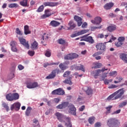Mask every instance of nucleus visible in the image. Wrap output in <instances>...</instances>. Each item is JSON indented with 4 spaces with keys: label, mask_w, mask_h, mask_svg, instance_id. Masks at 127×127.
I'll list each match as a JSON object with an SVG mask.
<instances>
[{
    "label": "nucleus",
    "mask_w": 127,
    "mask_h": 127,
    "mask_svg": "<svg viewBox=\"0 0 127 127\" xmlns=\"http://www.w3.org/2000/svg\"><path fill=\"white\" fill-rule=\"evenodd\" d=\"M89 31V30H81L80 31L77 32L74 34H72L70 35V37L72 38L74 37H76L77 36H79V35H82L83 34H85V33H87Z\"/></svg>",
    "instance_id": "obj_8"
},
{
    "label": "nucleus",
    "mask_w": 127,
    "mask_h": 127,
    "mask_svg": "<svg viewBox=\"0 0 127 127\" xmlns=\"http://www.w3.org/2000/svg\"><path fill=\"white\" fill-rule=\"evenodd\" d=\"M110 76H112L113 77L117 76V71H112L110 72L109 73Z\"/></svg>",
    "instance_id": "obj_57"
},
{
    "label": "nucleus",
    "mask_w": 127,
    "mask_h": 127,
    "mask_svg": "<svg viewBox=\"0 0 127 127\" xmlns=\"http://www.w3.org/2000/svg\"><path fill=\"white\" fill-rule=\"evenodd\" d=\"M102 54H103V52H97L94 53L92 55V56H93V57H96L99 56V55H101Z\"/></svg>",
    "instance_id": "obj_52"
},
{
    "label": "nucleus",
    "mask_w": 127,
    "mask_h": 127,
    "mask_svg": "<svg viewBox=\"0 0 127 127\" xmlns=\"http://www.w3.org/2000/svg\"><path fill=\"white\" fill-rule=\"evenodd\" d=\"M76 70H81L83 72H85V67H84V65L82 64H79L78 66H76Z\"/></svg>",
    "instance_id": "obj_35"
},
{
    "label": "nucleus",
    "mask_w": 127,
    "mask_h": 127,
    "mask_svg": "<svg viewBox=\"0 0 127 127\" xmlns=\"http://www.w3.org/2000/svg\"><path fill=\"white\" fill-rule=\"evenodd\" d=\"M70 73L71 72L69 71H67L64 73L63 76L64 77H68Z\"/></svg>",
    "instance_id": "obj_55"
},
{
    "label": "nucleus",
    "mask_w": 127,
    "mask_h": 127,
    "mask_svg": "<svg viewBox=\"0 0 127 127\" xmlns=\"http://www.w3.org/2000/svg\"><path fill=\"white\" fill-rule=\"evenodd\" d=\"M6 99L9 102H12L13 101V98L12 97V93H9L6 95Z\"/></svg>",
    "instance_id": "obj_29"
},
{
    "label": "nucleus",
    "mask_w": 127,
    "mask_h": 127,
    "mask_svg": "<svg viewBox=\"0 0 127 127\" xmlns=\"http://www.w3.org/2000/svg\"><path fill=\"white\" fill-rule=\"evenodd\" d=\"M114 5V4L113 2H108L104 5V8L105 9H106V10H109V9H111V8H112Z\"/></svg>",
    "instance_id": "obj_18"
},
{
    "label": "nucleus",
    "mask_w": 127,
    "mask_h": 127,
    "mask_svg": "<svg viewBox=\"0 0 127 127\" xmlns=\"http://www.w3.org/2000/svg\"><path fill=\"white\" fill-rule=\"evenodd\" d=\"M108 68H105V67L102 68V69H97L96 70H94L91 72V74L93 75L95 79L98 78V76L101 74V72H105L108 70Z\"/></svg>",
    "instance_id": "obj_3"
},
{
    "label": "nucleus",
    "mask_w": 127,
    "mask_h": 127,
    "mask_svg": "<svg viewBox=\"0 0 127 127\" xmlns=\"http://www.w3.org/2000/svg\"><path fill=\"white\" fill-rule=\"evenodd\" d=\"M14 78V73H11L9 75V79L10 80L12 78Z\"/></svg>",
    "instance_id": "obj_63"
},
{
    "label": "nucleus",
    "mask_w": 127,
    "mask_h": 127,
    "mask_svg": "<svg viewBox=\"0 0 127 127\" xmlns=\"http://www.w3.org/2000/svg\"><path fill=\"white\" fill-rule=\"evenodd\" d=\"M91 22L93 23V24H100V23L102 22V18L100 17H96L95 18L94 20H91Z\"/></svg>",
    "instance_id": "obj_17"
},
{
    "label": "nucleus",
    "mask_w": 127,
    "mask_h": 127,
    "mask_svg": "<svg viewBox=\"0 0 127 127\" xmlns=\"http://www.w3.org/2000/svg\"><path fill=\"white\" fill-rule=\"evenodd\" d=\"M95 47L97 51H101V52H105L106 51V45L104 43H98L96 45Z\"/></svg>",
    "instance_id": "obj_4"
},
{
    "label": "nucleus",
    "mask_w": 127,
    "mask_h": 127,
    "mask_svg": "<svg viewBox=\"0 0 127 127\" xmlns=\"http://www.w3.org/2000/svg\"><path fill=\"white\" fill-rule=\"evenodd\" d=\"M63 122L65 123V124L66 123L67 125H69L71 124V118L64 116L63 120Z\"/></svg>",
    "instance_id": "obj_30"
},
{
    "label": "nucleus",
    "mask_w": 127,
    "mask_h": 127,
    "mask_svg": "<svg viewBox=\"0 0 127 127\" xmlns=\"http://www.w3.org/2000/svg\"><path fill=\"white\" fill-rule=\"evenodd\" d=\"M32 110V108L30 107H28L26 112H25V115L27 116V117L29 116V115H30V113H31V110Z\"/></svg>",
    "instance_id": "obj_36"
},
{
    "label": "nucleus",
    "mask_w": 127,
    "mask_h": 127,
    "mask_svg": "<svg viewBox=\"0 0 127 127\" xmlns=\"http://www.w3.org/2000/svg\"><path fill=\"white\" fill-rule=\"evenodd\" d=\"M117 20H120V21H123L124 20V16L122 15H120L116 18Z\"/></svg>",
    "instance_id": "obj_54"
},
{
    "label": "nucleus",
    "mask_w": 127,
    "mask_h": 127,
    "mask_svg": "<svg viewBox=\"0 0 127 127\" xmlns=\"http://www.w3.org/2000/svg\"><path fill=\"white\" fill-rule=\"evenodd\" d=\"M124 88H121L119 90L116 91L111 95H110L107 99V101H116L118 99H122L124 94H125Z\"/></svg>",
    "instance_id": "obj_1"
},
{
    "label": "nucleus",
    "mask_w": 127,
    "mask_h": 127,
    "mask_svg": "<svg viewBox=\"0 0 127 127\" xmlns=\"http://www.w3.org/2000/svg\"><path fill=\"white\" fill-rule=\"evenodd\" d=\"M68 105H69V102H63L62 104L58 105L56 107V108H57V109H59L60 110H62V109H65V108H66V107L68 106Z\"/></svg>",
    "instance_id": "obj_16"
},
{
    "label": "nucleus",
    "mask_w": 127,
    "mask_h": 127,
    "mask_svg": "<svg viewBox=\"0 0 127 127\" xmlns=\"http://www.w3.org/2000/svg\"><path fill=\"white\" fill-rule=\"evenodd\" d=\"M93 65L94 66L92 67V69H98L99 68H101L103 66V64L100 63H94L93 64Z\"/></svg>",
    "instance_id": "obj_23"
},
{
    "label": "nucleus",
    "mask_w": 127,
    "mask_h": 127,
    "mask_svg": "<svg viewBox=\"0 0 127 127\" xmlns=\"http://www.w3.org/2000/svg\"><path fill=\"white\" fill-rule=\"evenodd\" d=\"M127 102H122L119 105V107L120 108H123V107H125V106H127Z\"/></svg>",
    "instance_id": "obj_58"
},
{
    "label": "nucleus",
    "mask_w": 127,
    "mask_h": 127,
    "mask_svg": "<svg viewBox=\"0 0 127 127\" xmlns=\"http://www.w3.org/2000/svg\"><path fill=\"white\" fill-rule=\"evenodd\" d=\"M58 71V70H57V69H54L52 71L51 73L46 77V79H54V78L56 77V73Z\"/></svg>",
    "instance_id": "obj_12"
},
{
    "label": "nucleus",
    "mask_w": 127,
    "mask_h": 127,
    "mask_svg": "<svg viewBox=\"0 0 127 127\" xmlns=\"http://www.w3.org/2000/svg\"><path fill=\"white\" fill-rule=\"evenodd\" d=\"M27 0H23L20 2V4L22 5V6H27Z\"/></svg>",
    "instance_id": "obj_41"
},
{
    "label": "nucleus",
    "mask_w": 127,
    "mask_h": 127,
    "mask_svg": "<svg viewBox=\"0 0 127 127\" xmlns=\"http://www.w3.org/2000/svg\"><path fill=\"white\" fill-rule=\"evenodd\" d=\"M21 106V104L19 102L14 103L11 106L10 110L11 111H13V110H15V111H19Z\"/></svg>",
    "instance_id": "obj_7"
},
{
    "label": "nucleus",
    "mask_w": 127,
    "mask_h": 127,
    "mask_svg": "<svg viewBox=\"0 0 127 127\" xmlns=\"http://www.w3.org/2000/svg\"><path fill=\"white\" fill-rule=\"evenodd\" d=\"M56 116L57 117L58 120H59L61 123H63V120L65 117L64 115L61 114L60 113L58 112L56 114Z\"/></svg>",
    "instance_id": "obj_20"
},
{
    "label": "nucleus",
    "mask_w": 127,
    "mask_h": 127,
    "mask_svg": "<svg viewBox=\"0 0 127 127\" xmlns=\"http://www.w3.org/2000/svg\"><path fill=\"white\" fill-rule=\"evenodd\" d=\"M115 79L116 80L114 81V83H115V84H119V83L122 82L124 78L121 76H117L116 77Z\"/></svg>",
    "instance_id": "obj_27"
},
{
    "label": "nucleus",
    "mask_w": 127,
    "mask_h": 127,
    "mask_svg": "<svg viewBox=\"0 0 127 127\" xmlns=\"http://www.w3.org/2000/svg\"><path fill=\"white\" fill-rule=\"evenodd\" d=\"M58 42L59 44H65V43H66V42L65 41V40H63V39H60L58 40Z\"/></svg>",
    "instance_id": "obj_51"
},
{
    "label": "nucleus",
    "mask_w": 127,
    "mask_h": 127,
    "mask_svg": "<svg viewBox=\"0 0 127 127\" xmlns=\"http://www.w3.org/2000/svg\"><path fill=\"white\" fill-rule=\"evenodd\" d=\"M120 85H116L115 84H111L109 86V89H117V88H119Z\"/></svg>",
    "instance_id": "obj_50"
},
{
    "label": "nucleus",
    "mask_w": 127,
    "mask_h": 127,
    "mask_svg": "<svg viewBox=\"0 0 127 127\" xmlns=\"http://www.w3.org/2000/svg\"><path fill=\"white\" fill-rule=\"evenodd\" d=\"M117 29V27L116 26H109L107 28V30L110 32H113V31H115Z\"/></svg>",
    "instance_id": "obj_32"
},
{
    "label": "nucleus",
    "mask_w": 127,
    "mask_h": 127,
    "mask_svg": "<svg viewBox=\"0 0 127 127\" xmlns=\"http://www.w3.org/2000/svg\"><path fill=\"white\" fill-rule=\"evenodd\" d=\"M17 44L16 42L14 41L10 43V45L11 47V49L13 52H17V48H16Z\"/></svg>",
    "instance_id": "obj_15"
},
{
    "label": "nucleus",
    "mask_w": 127,
    "mask_h": 127,
    "mask_svg": "<svg viewBox=\"0 0 127 127\" xmlns=\"http://www.w3.org/2000/svg\"><path fill=\"white\" fill-rule=\"evenodd\" d=\"M18 68L20 70H23L24 69V66H23V65H22L21 64H19L18 65Z\"/></svg>",
    "instance_id": "obj_62"
},
{
    "label": "nucleus",
    "mask_w": 127,
    "mask_h": 127,
    "mask_svg": "<svg viewBox=\"0 0 127 127\" xmlns=\"http://www.w3.org/2000/svg\"><path fill=\"white\" fill-rule=\"evenodd\" d=\"M18 5L15 3H10L8 5V7L10 8H13V7H17Z\"/></svg>",
    "instance_id": "obj_46"
},
{
    "label": "nucleus",
    "mask_w": 127,
    "mask_h": 127,
    "mask_svg": "<svg viewBox=\"0 0 127 127\" xmlns=\"http://www.w3.org/2000/svg\"><path fill=\"white\" fill-rule=\"evenodd\" d=\"M24 29L25 35H27V34H30L31 33V32L29 30V26H28V25H25Z\"/></svg>",
    "instance_id": "obj_26"
},
{
    "label": "nucleus",
    "mask_w": 127,
    "mask_h": 127,
    "mask_svg": "<svg viewBox=\"0 0 127 127\" xmlns=\"http://www.w3.org/2000/svg\"><path fill=\"white\" fill-rule=\"evenodd\" d=\"M52 95H59V88L53 90L52 92Z\"/></svg>",
    "instance_id": "obj_49"
},
{
    "label": "nucleus",
    "mask_w": 127,
    "mask_h": 127,
    "mask_svg": "<svg viewBox=\"0 0 127 127\" xmlns=\"http://www.w3.org/2000/svg\"><path fill=\"white\" fill-rule=\"evenodd\" d=\"M68 25L69 27L68 28V29L69 30L74 29V28L76 27V24L74 23V22L72 20L69 21Z\"/></svg>",
    "instance_id": "obj_24"
},
{
    "label": "nucleus",
    "mask_w": 127,
    "mask_h": 127,
    "mask_svg": "<svg viewBox=\"0 0 127 127\" xmlns=\"http://www.w3.org/2000/svg\"><path fill=\"white\" fill-rule=\"evenodd\" d=\"M85 92L87 96H92L93 94V92H94V91L93 90L92 88L90 87H87V89L85 91Z\"/></svg>",
    "instance_id": "obj_21"
},
{
    "label": "nucleus",
    "mask_w": 127,
    "mask_h": 127,
    "mask_svg": "<svg viewBox=\"0 0 127 127\" xmlns=\"http://www.w3.org/2000/svg\"><path fill=\"white\" fill-rule=\"evenodd\" d=\"M98 28H102V26H100L99 27L92 26V27H91L90 29H91V31H95V30H96Z\"/></svg>",
    "instance_id": "obj_53"
},
{
    "label": "nucleus",
    "mask_w": 127,
    "mask_h": 127,
    "mask_svg": "<svg viewBox=\"0 0 127 127\" xmlns=\"http://www.w3.org/2000/svg\"><path fill=\"white\" fill-rule=\"evenodd\" d=\"M43 10H44V5H42L38 7L36 11L37 12H42Z\"/></svg>",
    "instance_id": "obj_44"
},
{
    "label": "nucleus",
    "mask_w": 127,
    "mask_h": 127,
    "mask_svg": "<svg viewBox=\"0 0 127 127\" xmlns=\"http://www.w3.org/2000/svg\"><path fill=\"white\" fill-rule=\"evenodd\" d=\"M85 41L89 42L91 44H93V43L95 42V41H94V39H93V37L92 36L85 37Z\"/></svg>",
    "instance_id": "obj_25"
},
{
    "label": "nucleus",
    "mask_w": 127,
    "mask_h": 127,
    "mask_svg": "<svg viewBox=\"0 0 127 127\" xmlns=\"http://www.w3.org/2000/svg\"><path fill=\"white\" fill-rule=\"evenodd\" d=\"M87 25H88V24H87L86 22H84L81 24V27L82 28H86V27H87Z\"/></svg>",
    "instance_id": "obj_64"
},
{
    "label": "nucleus",
    "mask_w": 127,
    "mask_h": 127,
    "mask_svg": "<svg viewBox=\"0 0 127 127\" xmlns=\"http://www.w3.org/2000/svg\"><path fill=\"white\" fill-rule=\"evenodd\" d=\"M27 88L28 89H34V88H36L37 87H39L38 85V83L35 82H28L26 83Z\"/></svg>",
    "instance_id": "obj_11"
},
{
    "label": "nucleus",
    "mask_w": 127,
    "mask_h": 127,
    "mask_svg": "<svg viewBox=\"0 0 127 127\" xmlns=\"http://www.w3.org/2000/svg\"><path fill=\"white\" fill-rule=\"evenodd\" d=\"M50 24L53 27H56L57 26H59V25H60V22H57L55 20H53L50 22Z\"/></svg>",
    "instance_id": "obj_28"
},
{
    "label": "nucleus",
    "mask_w": 127,
    "mask_h": 127,
    "mask_svg": "<svg viewBox=\"0 0 127 127\" xmlns=\"http://www.w3.org/2000/svg\"><path fill=\"white\" fill-rule=\"evenodd\" d=\"M73 18L77 23L78 26L80 27L81 25H82V24H83V22L82 21L83 19H82L80 16L74 15Z\"/></svg>",
    "instance_id": "obj_14"
},
{
    "label": "nucleus",
    "mask_w": 127,
    "mask_h": 127,
    "mask_svg": "<svg viewBox=\"0 0 127 127\" xmlns=\"http://www.w3.org/2000/svg\"><path fill=\"white\" fill-rule=\"evenodd\" d=\"M35 52L33 51H29L28 52V54L30 56H33V55H34L35 54Z\"/></svg>",
    "instance_id": "obj_59"
},
{
    "label": "nucleus",
    "mask_w": 127,
    "mask_h": 127,
    "mask_svg": "<svg viewBox=\"0 0 127 127\" xmlns=\"http://www.w3.org/2000/svg\"><path fill=\"white\" fill-rule=\"evenodd\" d=\"M20 43L23 45L24 47L27 48V49H29V44H28V42H26V40L25 39L22 38V37H19L18 38Z\"/></svg>",
    "instance_id": "obj_10"
},
{
    "label": "nucleus",
    "mask_w": 127,
    "mask_h": 127,
    "mask_svg": "<svg viewBox=\"0 0 127 127\" xmlns=\"http://www.w3.org/2000/svg\"><path fill=\"white\" fill-rule=\"evenodd\" d=\"M123 44H124V43H122L119 41L115 43V45L116 47H122V45H123Z\"/></svg>",
    "instance_id": "obj_45"
},
{
    "label": "nucleus",
    "mask_w": 127,
    "mask_h": 127,
    "mask_svg": "<svg viewBox=\"0 0 127 127\" xmlns=\"http://www.w3.org/2000/svg\"><path fill=\"white\" fill-rule=\"evenodd\" d=\"M45 56L47 57H50L51 56V52L49 51H47L46 53H45Z\"/></svg>",
    "instance_id": "obj_60"
},
{
    "label": "nucleus",
    "mask_w": 127,
    "mask_h": 127,
    "mask_svg": "<svg viewBox=\"0 0 127 127\" xmlns=\"http://www.w3.org/2000/svg\"><path fill=\"white\" fill-rule=\"evenodd\" d=\"M2 106L3 108H4V109H5L6 112H8L9 111V107H8V104L4 102L2 103Z\"/></svg>",
    "instance_id": "obj_43"
},
{
    "label": "nucleus",
    "mask_w": 127,
    "mask_h": 127,
    "mask_svg": "<svg viewBox=\"0 0 127 127\" xmlns=\"http://www.w3.org/2000/svg\"><path fill=\"white\" fill-rule=\"evenodd\" d=\"M16 33H17V34H18L19 35H22V32H21L20 30H19V28H16Z\"/></svg>",
    "instance_id": "obj_56"
},
{
    "label": "nucleus",
    "mask_w": 127,
    "mask_h": 127,
    "mask_svg": "<svg viewBox=\"0 0 127 127\" xmlns=\"http://www.w3.org/2000/svg\"><path fill=\"white\" fill-rule=\"evenodd\" d=\"M104 83L105 85H109L110 83H112L113 82V79H105L104 80Z\"/></svg>",
    "instance_id": "obj_48"
},
{
    "label": "nucleus",
    "mask_w": 127,
    "mask_h": 127,
    "mask_svg": "<svg viewBox=\"0 0 127 127\" xmlns=\"http://www.w3.org/2000/svg\"><path fill=\"white\" fill-rule=\"evenodd\" d=\"M120 58L124 62L127 63V54L122 53L120 55Z\"/></svg>",
    "instance_id": "obj_22"
},
{
    "label": "nucleus",
    "mask_w": 127,
    "mask_h": 127,
    "mask_svg": "<svg viewBox=\"0 0 127 127\" xmlns=\"http://www.w3.org/2000/svg\"><path fill=\"white\" fill-rule=\"evenodd\" d=\"M65 95V91L62 88H59V95L60 96H64Z\"/></svg>",
    "instance_id": "obj_42"
},
{
    "label": "nucleus",
    "mask_w": 127,
    "mask_h": 127,
    "mask_svg": "<svg viewBox=\"0 0 127 127\" xmlns=\"http://www.w3.org/2000/svg\"><path fill=\"white\" fill-rule=\"evenodd\" d=\"M59 67L60 69L63 70H66V69H67V66H66V65H65L64 63H61L59 64Z\"/></svg>",
    "instance_id": "obj_40"
},
{
    "label": "nucleus",
    "mask_w": 127,
    "mask_h": 127,
    "mask_svg": "<svg viewBox=\"0 0 127 127\" xmlns=\"http://www.w3.org/2000/svg\"><path fill=\"white\" fill-rule=\"evenodd\" d=\"M107 75H108V73L105 72L102 73V74L100 76V78H99L100 81H104V80H105V79L107 78L108 76Z\"/></svg>",
    "instance_id": "obj_33"
},
{
    "label": "nucleus",
    "mask_w": 127,
    "mask_h": 127,
    "mask_svg": "<svg viewBox=\"0 0 127 127\" xmlns=\"http://www.w3.org/2000/svg\"><path fill=\"white\" fill-rule=\"evenodd\" d=\"M113 108V106L110 105L105 108L106 110V114H111V111H112V108Z\"/></svg>",
    "instance_id": "obj_37"
},
{
    "label": "nucleus",
    "mask_w": 127,
    "mask_h": 127,
    "mask_svg": "<svg viewBox=\"0 0 127 127\" xmlns=\"http://www.w3.org/2000/svg\"><path fill=\"white\" fill-rule=\"evenodd\" d=\"M52 10L51 9H47L45 10V14H43L41 16V18L42 19H44L45 18H47V17H49V16H51L53 13L51 12Z\"/></svg>",
    "instance_id": "obj_5"
},
{
    "label": "nucleus",
    "mask_w": 127,
    "mask_h": 127,
    "mask_svg": "<svg viewBox=\"0 0 127 127\" xmlns=\"http://www.w3.org/2000/svg\"><path fill=\"white\" fill-rule=\"evenodd\" d=\"M120 124L119 120H117L116 118H111L108 120L107 126L109 127H116Z\"/></svg>",
    "instance_id": "obj_2"
},
{
    "label": "nucleus",
    "mask_w": 127,
    "mask_h": 127,
    "mask_svg": "<svg viewBox=\"0 0 127 127\" xmlns=\"http://www.w3.org/2000/svg\"><path fill=\"white\" fill-rule=\"evenodd\" d=\"M125 40H126V38H125V37L121 36V37H119L118 38V41H119L122 43H123Z\"/></svg>",
    "instance_id": "obj_47"
},
{
    "label": "nucleus",
    "mask_w": 127,
    "mask_h": 127,
    "mask_svg": "<svg viewBox=\"0 0 127 127\" xmlns=\"http://www.w3.org/2000/svg\"><path fill=\"white\" fill-rule=\"evenodd\" d=\"M12 96L13 97V101H16L19 99V94L17 93H12Z\"/></svg>",
    "instance_id": "obj_34"
},
{
    "label": "nucleus",
    "mask_w": 127,
    "mask_h": 127,
    "mask_svg": "<svg viewBox=\"0 0 127 127\" xmlns=\"http://www.w3.org/2000/svg\"><path fill=\"white\" fill-rule=\"evenodd\" d=\"M59 64H60V62H58L57 63H52L50 64L46 63V64H44V67L45 68H46V67H47V66H53V65H59Z\"/></svg>",
    "instance_id": "obj_31"
},
{
    "label": "nucleus",
    "mask_w": 127,
    "mask_h": 127,
    "mask_svg": "<svg viewBox=\"0 0 127 127\" xmlns=\"http://www.w3.org/2000/svg\"><path fill=\"white\" fill-rule=\"evenodd\" d=\"M102 126L101 122H97L95 124L94 127H100Z\"/></svg>",
    "instance_id": "obj_61"
},
{
    "label": "nucleus",
    "mask_w": 127,
    "mask_h": 127,
    "mask_svg": "<svg viewBox=\"0 0 127 127\" xmlns=\"http://www.w3.org/2000/svg\"><path fill=\"white\" fill-rule=\"evenodd\" d=\"M31 48L33 50L38 49V43L35 40H34V42L31 43Z\"/></svg>",
    "instance_id": "obj_19"
},
{
    "label": "nucleus",
    "mask_w": 127,
    "mask_h": 127,
    "mask_svg": "<svg viewBox=\"0 0 127 127\" xmlns=\"http://www.w3.org/2000/svg\"><path fill=\"white\" fill-rule=\"evenodd\" d=\"M44 6H50L51 7H53L54 6H56L59 4V3L57 2H45L43 3Z\"/></svg>",
    "instance_id": "obj_13"
},
{
    "label": "nucleus",
    "mask_w": 127,
    "mask_h": 127,
    "mask_svg": "<svg viewBox=\"0 0 127 127\" xmlns=\"http://www.w3.org/2000/svg\"><path fill=\"white\" fill-rule=\"evenodd\" d=\"M78 55L76 53L69 54L64 57L65 60H72L77 58Z\"/></svg>",
    "instance_id": "obj_6"
},
{
    "label": "nucleus",
    "mask_w": 127,
    "mask_h": 127,
    "mask_svg": "<svg viewBox=\"0 0 127 127\" xmlns=\"http://www.w3.org/2000/svg\"><path fill=\"white\" fill-rule=\"evenodd\" d=\"M69 111L68 113L73 116H76V108L73 104H70L68 106Z\"/></svg>",
    "instance_id": "obj_9"
},
{
    "label": "nucleus",
    "mask_w": 127,
    "mask_h": 127,
    "mask_svg": "<svg viewBox=\"0 0 127 127\" xmlns=\"http://www.w3.org/2000/svg\"><path fill=\"white\" fill-rule=\"evenodd\" d=\"M71 78L69 77L68 79H65L64 81V83L65 84H68V85H72L73 83L72 82V81L71 80Z\"/></svg>",
    "instance_id": "obj_38"
},
{
    "label": "nucleus",
    "mask_w": 127,
    "mask_h": 127,
    "mask_svg": "<svg viewBox=\"0 0 127 127\" xmlns=\"http://www.w3.org/2000/svg\"><path fill=\"white\" fill-rule=\"evenodd\" d=\"M88 123L90 125H93L95 123V117H91L88 119Z\"/></svg>",
    "instance_id": "obj_39"
}]
</instances>
